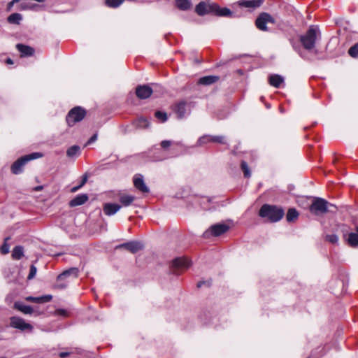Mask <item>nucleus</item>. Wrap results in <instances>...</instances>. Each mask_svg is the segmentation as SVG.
<instances>
[{
    "instance_id": "nucleus-32",
    "label": "nucleus",
    "mask_w": 358,
    "mask_h": 358,
    "mask_svg": "<svg viewBox=\"0 0 358 358\" xmlns=\"http://www.w3.org/2000/svg\"><path fill=\"white\" fill-rule=\"evenodd\" d=\"M208 143H213V140L211 139V136L210 135H203L198 139L195 146H196V147L203 146L205 144H207Z\"/></svg>"
},
{
    "instance_id": "nucleus-49",
    "label": "nucleus",
    "mask_w": 358,
    "mask_h": 358,
    "mask_svg": "<svg viewBox=\"0 0 358 358\" xmlns=\"http://www.w3.org/2000/svg\"><path fill=\"white\" fill-rule=\"evenodd\" d=\"M87 176H84L83 179H82V181L80 182V186L83 187L87 182Z\"/></svg>"
},
{
    "instance_id": "nucleus-44",
    "label": "nucleus",
    "mask_w": 358,
    "mask_h": 358,
    "mask_svg": "<svg viewBox=\"0 0 358 358\" xmlns=\"http://www.w3.org/2000/svg\"><path fill=\"white\" fill-rule=\"evenodd\" d=\"M67 285L66 283H57L56 285H55V287L57 288V289H65Z\"/></svg>"
},
{
    "instance_id": "nucleus-27",
    "label": "nucleus",
    "mask_w": 358,
    "mask_h": 358,
    "mask_svg": "<svg viewBox=\"0 0 358 358\" xmlns=\"http://www.w3.org/2000/svg\"><path fill=\"white\" fill-rule=\"evenodd\" d=\"M176 6L181 10H187L192 6V3L189 0H175Z\"/></svg>"
},
{
    "instance_id": "nucleus-30",
    "label": "nucleus",
    "mask_w": 358,
    "mask_h": 358,
    "mask_svg": "<svg viewBox=\"0 0 358 358\" xmlns=\"http://www.w3.org/2000/svg\"><path fill=\"white\" fill-rule=\"evenodd\" d=\"M24 255L23 248L20 245L15 246L12 252V257L14 259L19 260Z\"/></svg>"
},
{
    "instance_id": "nucleus-18",
    "label": "nucleus",
    "mask_w": 358,
    "mask_h": 358,
    "mask_svg": "<svg viewBox=\"0 0 358 358\" xmlns=\"http://www.w3.org/2000/svg\"><path fill=\"white\" fill-rule=\"evenodd\" d=\"M268 83L271 86L280 88L284 85V78L278 74H273L268 77Z\"/></svg>"
},
{
    "instance_id": "nucleus-11",
    "label": "nucleus",
    "mask_w": 358,
    "mask_h": 358,
    "mask_svg": "<svg viewBox=\"0 0 358 358\" xmlns=\"http://www.w3.org/2000/svg\"><path fill=\"white\" fill-rule=\"evenodd\" d=\"M174 112L179 119H182L188 113L187 103L185 101H180L174 106Z\"/></svg>"
},
{
    "instance_id": "nucleus-10",
    "label": "nucleus",
    "mask_w": 358,
    "mask_h": 358,
    "mask_svg": "<svg viewBox=\"0 0 358 358\" xmlns=\"http://www.w3.org/2000/svg\"><path fill=\"white\" fill-rule=\"evenodd\" d=\"M191 264V262L186 257L176 258L172 262L173 272L176 273V270L187 269Z\"/></svg>"
},
{
    "instance_id": "nucleus-37",
    "label": "nucleus",
    "mask_w": 358,
    "mask_h": 358,
    "mask_svg": "<svg viewBox=\"0 0 358 358\" xmlns=\"http://www.w3.org/2000/svg\"><path fill=\"white\" fill-rule=\"evenodd\" d=\"M325 240L332 244H336L338 241V237L336 234H328L325 236Z\"/></svg>"
},
{
    "instance_id": "nucleus-47",
    "label": "nucleus",
    "mask_w": 358,
    "mask_h": 358,
    "mask_svg": "<svg viewBox=\"0 0 358 358\" xmlns=\"http://www.w3.org/2000/svg\"><path fill=\"white\" fill-rule=\"evenodd\" d=\"M19 1H20V0H13V1H11L10 2H9V3H8V9L11 8L13 6V5H14L15 3L18 2Z\"/></svg>"
},
{
    "instance_id": "nucleus-54",
    "label": "nucleus",
    "mask_w": 358,
    "mask_h": 358,
    "mask_svg": "<svg viewBox=\"0 0 358 358\" xmlns=\"http://www.w3.org/2000/svg\"><path fill=\"white\" fill-rule=\"evenodd\" d=\"M308 358H310V357H308Z\"/></svg>"
},
{
    "instance_id": "nucleus-26",
    "label": "nucleus",
    "mask_w": 358,
    "mask_h": 358,
    "mask_svg": "<svg viewBox=\"0 0 358 358\" xmlns=\"http://www.w3.org/2000/svg\"><path fill=\"white\" fill-rule=\"evenodd\" d=\"M80 148L78 145H72L66 150V155L70 158L77 157L80 155Z\"/></svg>"
},
{
    "instance_id": "nucleus-50",
    "label": "nucleus",
    "mask_w": 358,
    "mask_h": 358,
    "mask_svg": "<svg viewBox=\"0 0 358 358\" xmlns=\"http://www.w3.org/2000/svg\"><path fill=\"white\" fill-rule=\"evenodd\" d=\"M82 187L80 186V185H78V186H75L73 187H72L71 189V192H77L78 189H80Z\"/></svg>"
},
{
    "instance_id": "nucleus-38",
    "label": "nucleus",
    "mask_w": 358,
    "mask_h": 358,
    "mask_svg": "<svg viewBox=\"0 0 358 358\" xmlns=\"http://www.w3.org/2000/svg\"><path fill=\"white\" fill-rule=\"evenodd\" d=\"M348 54L354 58H356L358 57V43H356L353 46H352L349 50Z\"/></svg>"
},
{
    "instance_id": "nucleus-28",
    "label": "nucleus",
    "mask_w": 358,
    "mask_h": 358,
    "mask_svg": "<svg viewBox=\"0 0 358 358\" xmlns=\"http://www.w3.org/2000/svg\"><path fill=\"white\" fill-rule=\"evenodd\" d=\"M348 241L351 246L358 245V227H357L356 232H351L349 234Z\"/></svg>"
},
{
    "instance_id": "nucleus-29",
    "label": "nucleus",
    "mask_w": 358,
    "mask_h": 358,
    "mask_svg": "<svg viewBox=\"0 0 358 358\" xmlns=\"http://www.w3.org/2000/svg\"><path fill=\"white\" fill-rule=\"evenodd\" d=\"M135 126L139 129L148 128L150 125V122L145 117H139L134 122Z\"/></svg>"
},
{
    "instance_id": "nucleus-8",
    "label": "nucleus",
    "mask_w": 358,
    "mask_h": 358,
    "mask_svg": "<svg viewBox=\"0 0 358 358\" xmlns=\"http://www.w3.org/2000/svg\"><path fill=\"white\" fill-rule=\"evenodd\" d=\"M216 8V3H206L204 1H201L196 6L195 11L199 15L203 16L206 14H213V10H215V9Z\"/></svg>"
},
{
    "instance_id": "nucleus-39",
    "label": "nucleus",
    "mask_w": 358,
    "mask_h": 358,
    "mask_svg": "<svg viewBox=\"0 0 358 358\" xmlns=\"http://www.w3.org/2000/svg\"><path fill=\"white\" fill-rule=\"evenodd\" d=\"M155 117L159 120H160L162 122H166L168 119L167 114L166 113L162 112V111H157L155 113Z\"/></svg>"
},
{
    "instance_id": "nucleus-19",
    "label": "nucleus",
    "mask_w": 358,
    "mask_h": 358,
    "mask_svg": "<svg viewBox=\"0 0 358 358\" xmlns=\"http://www.w3.org/2000/svg\"><path fill=\"white\" fill-rule=\"evenodd\" d=\"M88 199V196L86 194H78L70 201L69 206L71 207L81 206L87 202Z\"/></svg>"
},
{
    "instance_id": "nucleus-36",
    "label": "nucleus",
    "mask_w": 358,
    "mask_h": 358,
    "mask_svg": "<svg viewBox=\"0 0 358 358\" xmlns=\"http://www.w3.org/2000/svg\"><path fill=\"white\" fill-rule=\"evenodd\" d=\"M241 166L242 171H243L244 176L245 178L250 177L251 173H250L248 164L245 161H242Z\"/></svg>"
},
{
    "instance_id": "nucleus-42",
    "label": "nucleus",
    "mask_w": 358,
    "mask_h": 358,
    "mask_svg": "<svg viewBox=\"0 0 358 358\" xmlns=\"http://www.w3.org/2000/svg\"><path fill=\"white\" fill-rule=\"evenodd\" d=\"M9 245H8L6 243H4L1 247V252L3 255L8 254L9 252Z\"/></svg>"
},
{
    "instance_id": "nucleus-5",
    "label": "nucleus",
    "mask_w": 358,
    "mask_h": 358,
    "mask_svg": "<svg viewBox=\"0 0 358 358\" xmlns=\"http://www.w3.org/2000/svg\"><path fill=\"white\" fill-rule=\"evenodd\" d=\"M86 115V110L80 106L72 108L67 114L66 120L69 127L80 122Z\"/></svg>"
},
{
    "instance_id": "nucleus-20",
    "label": "nucleus",
    "mask_w": 358,
    "mask_h": 358,
    "mask_svg": "<svg viewBox=\"0 0 358 358\" xmlns=\"http://www.w3.org/2000/svg\"><path fill=\"white\" fill-rule=\"evenodd\" d=\"M78 275V269L76 267L70 268L64 271H63L62 273H60L57 276V280L61 281L69 276H73V278H77Z\"/></svg>"
},
{
    "instance_id": "nucleus-21",
    "label": "nucleus",
    "mask_w": 358,
    "mask_h": 358,
    "mask_svg": "<svg viewBox=\"0 0 358 358\" xmlns=\"http://www.w3.org/2000/svg\"><path fill=\"white\" fill-rule=\"evenodd\" d=\"M14 308L26 315H31L34 313V309L31 306L25 305L20 301H15L14 303Z\"/></svg>"
},
{
    "instance_id": "nucleus-6",
    "label": "nucleus",
    "mask_w": 358,
    "mask_h": 358,
    "mask_svg": "<svg viewBox=\"0 0 358 358\" xmlns=\"http://www.w3.org/2000/svg\"><path fill=\"white\" fill-rule=\"evenodd\" d=\"M229 227L226 224L218 223L212 225L203 234V236L205 238H209L210 236H219L227 232Z\"/></svg>"
},
{
    "instance_id": "nucleus-23",
    "label": "nucleus",
    "mask_w": 358,
    "mask_h": 358,
    "mask_svg": "<svg viewBox=\"0 0 358 358\" xmlns=\"http://www.w3.org/2000/svg\"><path fill=\"white\" fill-rule=\"evenodd\" d=\"M220 77L217 76H206L201 77L198 83L203 85H210L218 81Z\"/></svg>"
},
{
    "instance_id": "nucleus-48",
    "label": "nucleus",
    "mask_w": 358,
    "mask_h": 358,
    "mask_svg": "<svg viewBox=\"0 0 358 358\" xmlns=\"http://www.w3.org/2000/svg\"><path fill=\"white\" fill-rule=\"evenodd\" d=\"M59 315L65 316L66 315V311L64 309H59L57 310Z\"/></svg>"
},
{
    "instance_id": "nucleus-35",
    "label": "nucleus",
    "mask_w": 358,
    "mask_h": 358,
    "mask_svg": "<svg viewBox=\"0 0 358 358\" xmlns=\"http://www.w3.org/2000/svg\"><path fill=\"white\" fill-rule=\"evenodd\" d=\"M176 144L179 146H182V144L180 142L173 143L171 141L164 140L161 142V146L164 149H168L171 145Z\"/></svg>"
},
{
    "instance_id": "nucleus-33",
    "label": "nucleus",
    "mask_w": 358,
    "mask_h": 358,
    "mask_svg": "<svg viewBox=\"0 0 358 358\" xmlns=\"http://www.w3.org/2000/svg\"><path fill=\"white\" fill-rule=\"evenodd\" d=\"M299 216L298 212L294 208H290L288 210L286 215L287 222H291L295 220Z\"/></svg>"
},
{
    "instance_id": "nucleus-34",
    "label": "nucleus",
    "mask_w": 358,
    "mask_h": 358,
    "mask_svg": "<svg viewBox=\"0 0 358 358\" xmlns=\"http://www.w3.org/2000/svg\"><path fill=\"white\" fill-rule=\"evenodd\" d=\"M124 0H106V4L110 8H117L119 7Z\"/></svg>"
},
{
    "instance_id": "nucleus-14",
    "label": "nucleus",
    "mask_w": 358,
    "mask_h": 358,
    "mask_svg": "<svg viewBox=\"0 0 358 358\" xmlns=\"http://www.w3.org/2000/svg\"><path fill=\"white\" fill-rule=\"evenodd\" d=\"M152 93V90L148 85H139L136 89V94L141 99L150 97Z\"/></svg>"
},
{
    "instance_id": "nucleus-52",
    "label": "nucleus",
    "mask_w": 358,
    "mask_h": 358,
    "mask_svg": "<svg viewBox=\"0 0 358 358\" xmlns=\"http://www.w3.org/2000/svg\"><path fill=\"white\" fill-rule=\"evenodd\" d=\"M203 284H205V282L203 281L199 282L197 284V287H201Z\"/></svg>"
},
{
    "instance_id": "nucleus-13",
    "label": "nucleus",
    "mask_w": 358,
    "mask_h": 358,
    "mask_svg": "<svg viewBox=\"0 0 358 358\" xmlns=\"http://www.w3.org/2000/svg\"><path fill=\"white\" fill-rule=\"evenodd\" d=\"M134 187L143 193L149 192V188L145 185L143 176L141 174H136L134 177Z\"/></svg>"
},
{
    "instance_id": "nucleus-9",
    "label": "nucleus",
    "mask_w": 358,
    "mask_h": 358,
    "mask_svg": "<svg viewBox=\"0 0 358 358\" xmlns=\"http://www.w3.org/2000/svg\"><path fill=\"white\" fill-rule=\"evenodd\" d=\"M10 326L13 328L17 329L21 331H31L33 329V327L30 324L27 323L24 321V320L17 316H13L10 317Z\"/></svg>"
},
{
    "instance_id": "nucleus-4",
    "label": "nucleus",
    "mask_w": 358,
    "mask_h": 358,
    "mask_svg": "<svg viewBox=\"0 0 358 358\" xmlns=\"http://www.w3.org/2000/svg\"><path fill=\"white\" fill-rule=\"evenodd\" d=\"M43 154L41 152H33L31 154L23 156L16 160L11 166V171L14 174H19L22 172V168L24 164L30 160L41 158Z\"/></svg>"
},
{
    "instance_id": "nucleus-17",
    "label": "nucleus",
    "mask_w": 358,
    "mask_h": 358,
    "mask_svg": "<svg viewBox=\"0 0 358 358\" xmlns=\"http://www.w3.org/2000/svg\"><path fill=\"white\" fill-rule=\"evenodd\" d=\"M16 49L20 52L21 57L32 56L34 53L33 48L21 43L16 45Z\"/></svg>"
},
{
    "instance_id": "nucleus-46",
    "label": "nucleus",
    "mask_w": 358,
    "mask_h": 358,
    "mask_svg": "<svg viewBox=\"0 0 358 358\" xmlns=\"http://www.w3.org/2000/svg\"><path fill=\"white\" fill-rule=\"evenodd\" d=\"M70 354H71V352H59V356L60 358H65V357H68Z\"/></svg>"
},
{
    "instance_id": "nucleus-7",
    "label": "nucleus",
    "mask_w": 358,
    "mask_h": 358,
    "mask_svg": "<svg viewBox=\"0 0 358 358\" xmlns=\"http://www.w3.org/2000/svg\"><path fill=\"white\" fill-rule=\"evenodd\" d=\"M268 23L274 24V18L267 13H262L259 15L255 20V25L258 29L263 31H267L268 27L266 24Z\"/></svg>"
},
{
    "instance_id": "nucleus-16",
    "label": "nucleus",
    "mask_w": 358,
    "mask_h": 358,
    "mask_svg": "<svg viewBox=\"0 0 358 358\" xmlns=\"http://www.w3.org/2000/svg\"><path fill=\"white\" fill-rule=\"evenodd\" d=\"M263 1V0H240L238 4L241 7L255 9L259 8Z\"/></svg>"
},
{
    "instance_id": "nucleus-15",
    "label": "nucleus",
    "mask_w": 358,
    "mask_h": 358,
    "mask_svg": "<svg viewBox=\"0 0 358 358\" xmlns=\"http://www.w3.org/2000/svg\"><path fill=\"white\" fill-rule=\"evenodd\" d=\"M122 206L115 203H106L103 206V211L107 216H112L118 212Z\"/></svg>"
},
{
    "instance_id": "nucleus-43",
    "label": "nucleus",
    "mask_w": 358,
    "mask_h": 358,
    "mask_svg": "<svg viewBox=\"0 0 358 358\" xmlns=\"http://www.w3.org/2000/svg\"><path fill=\"white\" fill-rule=\"evenodd\" d=\"M97 139V134H94L87 142L85 145H90Z\"/></svg>"
},
{
    "instance_id": "nucleus-24",
    "label": "nucleus",
    "mask_w": 358,
    "mask_h": 358,
    "mask_svg": "<svg viewBox=\"0 0 358 358\" xmlns=\"http://www.w3.org/2000/svg\"><path fill=\"white\" fill-rule=\"evenodd\" d=\"M135 197L132 195H128V194H122L120 196V202L121 203L122 206H129L131 205L133 201H134Z\"/></svg>"
},
{
    "instance_id": "nucleus-51",
    "label": "nucleus",
    "mask_w": 358,
    "mask_h": 358,
    "mask_svg": "<svg viewBox=\"0 0 358 358\" xmlns=\"http://www.w3.org/2000/svg\"><path fill=\"white\" fill-rule=\"evenodd\" d=\"M6 63L7 64H13V60H12L10 58H8V59H6Z\"/></svg>"
},
{
    "instance_id": "nucleus-45",
    "label": "nucleus",
    "mask_w": 358,
    "mask_h": 358,
    "mask_svg": "<svg viewBox=\"0 0 358 358\" xmlns=\"http://www.w3.org/2000/svg\"><path fill=\"white\" fill-rule=\"evenodd\" d=\"M292 46L294 50L296 51L301 57H303L301 48L294 44H293Z\"/></svg>"
},
{
    "instance_id": "nucleus-2",
    "label": "nucleus",
    "mask_w": 358,
    "mask_h": 358,
    "mask_svg": "<svg viewBox=\"0 0 358 358\" xmlns=\"http://www.w3.org/2000/svg\"><path fill=\"white\" fill-rule=\"evenodd\" d=\"M336 210L337 208L335 205L320 197L314 198L310 206V211L315 215H322L327 213H334Z\"/></svg>"
},
{
    "instance_id": "nucleus-25",
    "label": "nucleus",
    "mask_w": 358,
    "mask_h": 358,
    "mask_svg": "<svg viewBox=\"0 0 358 358\" xmlns=\"http://www.w3.org/2000/svg\"><path fill=\"white\" fill-rule=\"evenodd\" d=\"M213 10V14L217 16H223L227 17L231 16L232 15L230 9L227 8H220L219 5L217 3V8Z\"/></svg>"
},
{
    "instance_id": "nucleus-53",
    "label": "nucleus",
    "mask_w": 358,
    "mask_h": 358,
    "mask_svg": "<svg viewBox=\"0 0 358 358\" xmlns=\"http://www.w3.org/2000/svg\"><path fill=\"white\" fill-rule=\"evenodd\" d=\"M163 159H164V158L156 157L154 158L153 160L154 161H162Z\"/></svg>"
},
{
    "instance_id": "nucleus-41",
    "label": "nucleus",
    "mask_w": 358,
    "mask_h": 358,
    "mask_svg": "<svg viewBox=\"0 0 358 358\" xmlns=\"http://www.w3.org/2000/svg\"><path fill=\"white\" fill-rule=\"evenodd\" d=\"M36 272H37V268L36 267L34 266V265H31L30 266V271H29V275L27 277V278L29 280H31L32 278H34L36 274Z\"/></svg>"
},
{
    "instance_id": "nucleus-31",
    "label": "nucleus",
    "mask_w": 358,
    "mask_h": 358,
    "mask_svg": "<svg viewBox=\"0 0 358 358\" xmlns=\"http://www.w3.org/2000/svg\"><path fill=\"white\" fill-rule=\"evenodd\" d=\"M22 20L21 14L15 13L10 15L8 17V22L10 24H19Z\"/></svg>"
},
{
    "instance_id": "nucleus-1",
    "label": "nucleus",
    "mask_w": 358,
    "mask_h": 358,
    "mask_svg": "<svg viewBox=\"0 0 358 358\" xmlns=\"http://www.w3.org/2000/svg\"><path fill=\"white\" fill-rule=\"evenodd\" d=\"M284 215V210L281 207L269 204L262 205L259 211V217L266 219L270 222H278Z\"/></svg>"
},
{
    "instance_id": "nucleus-22",
    "label": "nucleus",
    "mask_w": 358,
    "mask_h": 358,
    "mask_svg": "<svg viewBox=\"0 0 358 358\" xmlns=\"http://www.w3.org/2000/svg\"><path fill=\"white\" fill-rule=\"evenodd\" d=\"M52 295H43L38 297H34V296H27L25 298V300L29 302H33L36 303H44L49 302L52 300Z\"/></svg>"
},
{
    "instance_id": "nucleus-12",
    "label": "nucleus",
    "mask_w": 358,
    "mask_h": 358,
    "mask_svg": "<svg viewBox=\"0 0 358 358\" xmlns=\"http://www.w3.org/2000/svg\"><path fill=\"white\" fill-rule=\"evenodd\" d=\"M143 244L139 241H129L120 245L117 248H123L131 253H136L143 249Z\"/></svg>"
},
{
    "instance_id": "nucleus-40",
    "label": "nucleus",
    "mask_w": 358,
    "mask_h": 358,
    "mask_svg": "<svg viewBox=\"0 0 358 358\" xmlns=\"http://www.w3.org/2000/svg\"><path fill=\"white\" fill-rule=\"evenodd\" d=\"M213 143H219L222 144H226L225 138L223 136H211Z\"/></svg>"
},
{
    "instance_id": "nucleus-3",
    "label": "nucleus",
    "mask_w": 358,
    "mask_h": 358,
    "mask_svg": "<svg viewBox=\"0 0 358 358\" xmlns=\"http://www.w3.org/2000/svg\"><path fill=\"white\" fill-rule=\"evenodd\" d=\"M320 37V31L317 27L310 26L308 31L300 36V41L308 51H310L315 47L316 41Z\"/></svg>"
}]
</instances>
